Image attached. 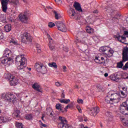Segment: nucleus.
<instances>
[{"label":"nucleus","mask_w":128,"mask_h":128,"mask_svg":"<svg viewBox=\"0 0 128 128\" xmlns=\"http://www.w3.org/2000/svg\"><path fill=\"white\" fill-rule=\"evenodd\" d=\"M48 66L50 68H58V65H56V63L53 62L52 63H49Z\"/></svg>","instance_id":"bb28decb"},{"label":"nucleus","mask_w":128,"mask_h":128,"mask_svg":"<svg viewBox=\"0 0 128 128\" xmlns=\"http://www.w3.org/2000/svg\"><path fill=\"white\" fill-rule=\"evenodd\" d=\"M74 8L78 12H82V7L80 6V4L78 2H75L74 4Z\"/></svg>","instance_id":"6ab92c4d"},{"label":"nucleus","mask_w":128,"mask_h":128,"mask_svg":"<svg viewBox=\"0 0 128 128\" xmlns=\"http://www.w3.org/2000/svg\"><path fill=\"white\" fill-rule=\"evenodd\" d=\"M70 102V99H68V100H60V102H61L62 104H68V102Z\"/></svg>","instance_id":"473e14b6"},{"label":"nucleus","mask_w":128,"mask_h":128,"mask_svg":"<svg viewBox=\"0 0 128 128\" xmlns=\"http://www.w3.org/2000/svg\"><path fill=\"white\" fill-rule=\"evenodd\" d=\"M10 44H14V45H16L18 44V42L16 41V39H12L10 42Z\"/></svg>","instance_id":"72a5a7b5"},{"label":"nucleus","mask_w":128,"mask_h":128,"mask_svg":"<svg viewBox=\"0 0 128 128\" xmlns=\"http://www.w3.org/2000/svg\"><path fill=\"white\" fill-rule=\"evenodd\" d=\"M104 76L106 78L107 76H108V73H105L104 74Z\"/></svg>","instance_id":"338daca9"},{"label":"nucleus","mask_w":128,"mask_h":128,"mask_svg":"<svg viewBox=\"0 0 128 128\" xmlns=\"http://www.w3.org/2000/svg\"><path fill=\"white\" fill-rule=\"evenodd\" d=\"M37 52H41L40 48L38 47L37 48Z\"/></svg>","instance_id":"0e129e2a"},{"label":"nucleus","mask_w":128,"mask_h":128,"mask_svg":"<svg viewBox=\"0 0 128 128\" xmlns=\"http://www.w3.org/2000/svg\"><path fill=\"white\" fill-rule=\"evenodd\" d=\"M55 84L56 86H62V84L60 83V82H56Z\"/></svg>","instance_id":"603ef678"},{"label":"nucleus","mask_w":128,"mask_h":128,"mask_svg":"<svg viewBox=\"0 0 128 128\" xmlns=\"http://www.w3.org/2000/svg\"><path fill=\"white\" fill-rule=\"evenodd\" d=\"M6 22V18L2 16L1 18H0V26L4 25V24Z\"/></svg>","instance_id":"393cba45"},{"label":"nucleus","mask_w":128,"mask_h":128,"mask_svg":"<svg viewBox=\"0 0 128 128\" xmlns=\"http://www.w3.org/2000/svg\"><path fill=\"white\" fill-rule=\"evenodd\" d=\"M64 96H65L64 92H62L61 94V98H64Z\"/></svg>","instance_id":"13d9d810"},{"label":"nucleus","mask_w":128,"mask_h":128,"mask_svg":"<svg viewBox=\"0 0 128 128\" xmlns=\"http://www.w3.org/2000/svg\"><path fill=\"white\" fill-rule=\"evenodd\" d=\"M56 110H62V104H56Z\"/></svg>","instance_id":"c9c22d12"},{"label":"nucleus","mask_w":128,"mask_h":128,"mask_svg":"<svg viewBox=\"0 0 128 128\" xmlns=\"http://www.w3.org/2000/svg\"><path fill=\"white\" fill-rule=\"evenodd\" d=\"M65 52H68V48H63Z\"/></svg>","instance_id":"e2e57ef3"},{"label":"nucleus","mask_w":128,"mask_h":128,"mask_svg":"<svg viewBox=\"0 0 128 128\" xmlns=\"http://www.w3.org/2000/svg\"><path fill=\"white\" fill-rule=\"evenodd\" d=\"M120 100V94L116 93L111 94L110 96V100L114 102H118Z\"/></svg>","instance_id":"9b49d317"},{"label":"nucleus","mask_w":128,"mask_h":128,"mask_svg":"<svg viewBox=\"0 0 128 128\" xmlns=\"http://www.w3.org/2000/svg\"><path fill=\"white\" fill-rule=\"evenodd\" d=\"M16 128H24V125L22 122H16Z\"/></svg>","instance_id":"2f4dec72"},{"label":"nucleus","mask_w":128,"mask_h":128,"mask_svg":"<svg viewBox=\"0 0 128 128\" xmlns=\"http://www.w3.org/2000/svg\"><path fill=\"white\" fill-rule=\"evenodd\" d=\"M68 14L70 16V18H74L76 20L78 18V16L76 11L74 8H70L69 10L68 11Z\"/></svg>","instance_id":"ddd939ff"},{"label":"nucleus","mask_w":128,"mask_h":128,"mask_svg":"<svg viewBox=\"0 0 128 128\" xmlns=\"http://www.w3.org/2000/svg\"><path fill=\"white\" fill-rule=\"evenodd\" d=\"M9 0H2L1 3L2 6V10L4 12H6L8 10V4Z\"/></svg>","instance_id":"4468645a"},{"label":"nucleus","mask_w":128,"mask_h":128,"mask_svg":"<svg viewBox=\"0 0 128 128\" xmlns=\"http://www.w3.org/2000/svg\"><path fill=\"white\" fill-rule=\"evenodd\" d=\"M49 40V48L50 50H56V47L54 46V40L52 38H50V36L48 38Z\"/></svg>","instance_id":"dca6fc26"},{"label":"nucleus","mask_w":128,"mask_h":128,"mask_svg":"<svg viewBox=\"0 0 128 128\" xmlns=\"http://www.w3.org/2000/svg\"><path fill=\"white\" fill-rule=\"evenodd\" d=\"M124 35L126 36L127 38H128V31H124Z\"/></svg>","instance_id":"bf43d9fd"},{"label":"nucleus","mask_w":128,"mask_h":128,"mask_svg":"<svg viewBox=\"0 0 128 128\" xmlns=\"http://www.w3.org/2000/svg\"><path fill=\"white\" fill-rule=\"evenodd\" d=\"M4 28L6 32H10L12 30V25L10 24H6Z\"/></svg>","instance_id":"4be33fe9"},{"label":"nucleus","mask_w":128,"mask_h":128,"mask_svg":"<svg viewBox=\"0 0 128 128\" xmlns=\"http://www.w3.org/2000/svg\"><path fill=\"white\" fill-rule=\"evenodd\" d=\"M120 94L122 96V98H126V94H128V92L121 90Z\"/></svg>","instance_id":"e433bc0d"},{"label":"nucleus","mask_w":128,"mask_h":128,"mask_svg":"<svg viewBox=\"0 0 128 128\" xmlns=\"http://www.w3.org/2000/svg\"><path fill=\"white\" fill-rule=\"evenodd\" d=\"M94 40H96V38L98 39V40H100V37H98V36H94Z\"/></svg>","instance_id":"680f3d73"},{"label":"nucleus","mask_w":128,"mask_h":128,"mask_svg":"<svg viewBox=\"0 0 128 128\" xmlns=\"http://www.w3.org/2000/svg\"><path fill=\"white\" fill-rule=\"evenodd\" d=\"M108 10H110V12H114V10L110 8Z\"/></svg>","instance_id":"69168bd1"},{"label":"nucleus","mask_w":128,"mask_h":128,"mask_svg":"<svg viewBox=\"0 0 128 128\" xmlns=\"http://www.w3.org/2000/svg\"><path fill=\"white\" fill-rule=\"evenodd\" d=\"M122 78H128V75L126 73H124L122 75Z\"/></svg>","instance_id":"79ce46f5"},{"label":"nucleus","mask_w":128,"mask_h":128,"mask_svg":"<svg viewBox=\"0 0 128 128\" xmlns=\"http://www.w3.org/2000/svg\"><path fill=\"white\" fill-rule=\"evenodd\" d=\"M34 68L37 72H40L44 74H46V68L44 66L40 65L38 64H36L34 65Z\"/></svg>","instance_id":"9d476101"},{"label":"nucleus","mask_w":128,"mask_h":128,"mask_svg":"<svg viewBox=\"0 0 128 128\" xmlns=\"http://www.w3.org/2000/svg\"><path fill=\"white\" fill-rule=\"evenodd\" d=\"M128 68V62H127L125 65L123 66L122 70H126Z\"/></svg>","instance_id":"58836bf2"},{"label":"nucleus","mask_w":128,"mask_h":128,"mask_svg":"<svg viewBox=\"0 0 128 128\" xmlns=\"http://www.w3.org/2000/svg\"><path fill=\"white\" fill-rule=\"evenodd\" d=\"M32 88L34 90L38 92H42V88H40V85L39 83L34 82L32 84Z\"/></svg>","instance_id":"2eb2a0df"},{"label":"nucleus","mask_w":128,"mask_h":128,"mask_svg":"<svg viewBox=\"0 0 128 128\" xmlns=\"http://www.w3.org/2000/svg\"><path fill=\"white\" fill-rule=\"evenodd\" d=\"M94 60L96 62L97 64H100V60L98 59V57L96 56L95 58V59Z\"/></svg>","instance_id":"ea45409f"},{"label":"nucleus","mask_w":128,"mask_h":128,"mask_svg":"<svg viewBox=\"0 0 128 128\" xmlns=\"http://www.w3.org/2000/svg\"><path fill=\"white\" fill-rule=\"evenodd\" d=\"M13 82H14V80H18L16 78L14 77V76H13L12 78H11Z\"/></svg>","instance_id":"052dcab7"},{"label":"nucleus","mask_w":128,"mask_h":128,"mask_svg":"<svg viewBox=\"0 0 128 128\" xmlns=\"http://www.w3.org/2000/svg\"><path fill=\"white\" fill-rule=\"evenodd\" d=\"M48 26L49 28H54V26H56V24H54V23L52 22H50L48 23Z\"/></svg>","instance_id":"a19ab883"},{"label":"nucleus","mask_w":128,"mask_h":128,"mask_svg":"<svg viewBox=\"0 0 128 128\" xmlns=\"http://www.w3.org/2000/svg\"><path fill=\"white\" fill-rule=\"evenodd\" d=\"M77 102H78V104H84V100L82 99L77 100Z\"/></svg>","instance_id":"09e8293b"},{"label":"nucleus","mask_w":128,"mask_h":128,"mask_svg":"<svg viewBox=\"0 0 128 128\" xmlns=\"http://www.w3.org/2000/svg\"><path fill=\"white\" fill-rule=\"evenodd\" d=\"M32 37L30 36V34L28 32H24L21 35V40L22 42H32Z\"/></svg>","instance_id":"0eeeda50"},{"label":"nucleus","mask_w":128,"mask_h":128,"mask_svg":"<svg viewBox=\"0 0 128 128\" xmlns=\"http://www.w3.org/2000/svg\"><path fill=\"white\" fill-rule=\"evenodd\" d=\"M106 115L108 117V118H112V113L110 112H107Z\"/></svg>","instance_id":"37998d69"},{"label":"nucleus","mask_w":128,"mask_h":128,"mask_svg":"<svg viewBox=\"0 0 128 128\" xmlns=\"http://www.w3.org/2000/svg\"><path fill=\"white\" fill-rule=\"evenodd\" d=\"M2 64L5 66H10L14 62L12 52L8 49H6L4 52V56L0 58Z\"/></svg>","instance_id":"f257e3e1"},{"label":"nucleus","mask_w":128,"mask_h":128,"mask_svg":"<svg viewBox=\"0 0 128 128\" xmlns=\"http://www.w3.org/2000/svg\"><path fill=\"white\" fill-rule=\"evenodd\" d=\"M110 49L108 50V52H110V54H112H112H114V50L112 48H110Z\"/></svg>","instance_id":"de8ad7c7"},{"label":"nucleus","mask_w":128,"mask_h":128,"mask_svg":"<svg viewBox=\"0 0 128 128\" xmlns=\"http://www.w3.org/2000/svg\"><path fill=\"white\" fill-rule=\"evenodd\" d=\"M123 124L124 126H128V119L124 120L123 122Z\"/></svg>","instance_id":"4c0bfd02"},{"label":"nucleus","mask_w":128,"mask_h":128,"mask_svg":"<svg viewBox=\"0 0 128 128\" xmlns=\"http://www.w3.org/2000/svg\"><path fill=\"white\" fill-rule=\"evenodd\" d=\"M86 32H88V34H92V32H94V30L92 28H91L90 26H87L86 27Z\"/></svg>","instance_id":"c756f323"},{"label":"nucleus","mask_w":128,"mask_h":128,"mask_svg":"<svg viewBox=\"0 0 128 128\" xmlns=\"http://www.w3.org/2000/svg\"><path fill=\"white\" fill-rule=\"evenodd\" d=\"M4 76L6 80H10L14 76V75L8 72H7L6 73H5Z\"/></svg>","instance_id":"aec40b11"},{"label":"nucleus","mask_w":128,"mask_h":128,"mask_svg":"<svg viewBox=\"0 0 128 128\" xmlns=\"http://www.w3.org/2000/svg\"><path fill=\"white\" fill-rule=\"evenodd\" d=\"M20 110H16L14 112L12 116H14V118L16 120H18V118H20Z\"/></svg>","instance_id":"a211bd4d"},{"label":"nucleus","mask_w":128,"mask_h":128,"mask_svg":"<svg viewBox=\"0 0 128 128\" xmlns=\"http://www.w3.org/2000/svg\"><path fill=\"white\" fill-rule=\"evenodd\" d=\"M59 120H60V122L58 124V126L61 128H73L72 125L68 124V121L64 117L59 116Z\"/></svg>","instance_id":"39448f33"},{"label":"nucleus","mask_w":128,"mask_h":128,"mask_svg":"<svg viewBox=\"0 0 128 128\" xmlns=\"http://www.w3.org/2000/svg\"><path fill=\"white\" fill-rule=\"evenodd\" d=\"M10 86H16L18 84V80H14V82L12 80V79L10 80Z\"/></svg>","instance_id":"b1692460"},{"label":"nucleus","mask_w":128,"mask_h":128,"mask_svg":"<svg viewBox=\"0 0 128 128\" xmlns=\"http://www.w3.org/2000/svg\"><path fill=\"white\" fill-rule=\"evenodd\" d=\"M120 112L122 114H128V99L120 106Z\"/></svg>","instance_id":"423d86ee"},{"label":"nucleus","mask_w":128,"mask_h":128,"mask_svg":"<svg viewBox=\"0 0 128 128\" xmlns=\"http://www.w3.org/2000/svg\"><path fill=\"white\" fill-rule=\"evenodd\" d=\"M94 14H98V10H95L93 12Z\"/></svg>","instance_id":"774afa93"},{"label":"nucleus","mask_w":128,"mask_h":128,"mask_svg":"<svg viewBox=\"0 0 128 128\" xmlns=\"http://www.w3.org/2000/svg\"><path fill=\"white\" fill-rule=\"evenodd\" d=\"M98 112H100V108L98 107H95L90 109L89 114H90V116H96Z\"/></svg>","instance_id":"f8f14e48"},{"label":"nucleus","mask_w":128,"mask_h":128,"mask_svg":"<svg viewBox=\"0 0 128 128\" xmlns=\"http://www.w3.org/2000/svg\"><path fill=\"white\" fill-rule=\"evenodd\" d=\"M62 69H63V72H68V70H66V66H63L62 67Z\"/></svg>","instance_id":"8fccbe9b"},{"label":"nucleus","mask_w":128,"mask_h":128,"mask_svg":"<svg viewBox=\"0 0 128 128\" xmlns=\"http://www.w3.org/2000/svg\"><path fill=\"white\" fill-rule=\"evenodd\" d=\"M110 49V46H102L100 48V52H106L108 50Z\"/></svg>","instance_id":"5701e85b"},{"label":"nucleus","mask_w":128,"mask_h":128,"mask_svg":"<svg viewBox=\"0 0 128 128\" xmlns=\"http://www.w3.org/2000/svg\"><path fill=\"white\" fill-rule=\"evenodd\" d=\"M10 120V118L8 117H0V122H8Z\"/></svg>","instance_id":"412c9836"},{"label":"nucleus","mask_w":128,"mask_h":128,"mask_svg":"<svg viewBox=\"0 0 128 128\" xmlns=\"http://www.w3.org/2000/svg\"><path fill=\"white\" fill-rule=\"evenodd\" d=\"M16 64H18V70H24L26 66V58L24 57V55H18L16 58Z\"/></svg>","instance_id":"f03ea898"},{"label":"nucleus","mask_w":128,"mask_h":128,"mask_svg":"<svg viewBox=\"0 0 128 128\" xmlns=\"http://www.w3.org/2000/svg\"><path fill=\"white\" fill-rule=\"evenodd\" d=\"M86 22L88 24H92V19L88 20Z\"/></svg>","instance_id":"864d4df0"},{"label":"nucleus","mask_w":128,"mask_h":128,"mask_svg":"<svg viewBox=\"0 0 128 128\" xmlns=\"http://www.w3.org/2000/svg\"><path fill=\"white\" fill-rule=\"evenodd\" d=\"M54 14H55V18L56 20H60V18H62L60 14L58 13V12H56V11L54 10Z\"/></svg>","instance_id":"cd10ccee"},{"label":"nucleus","mask_w":128,"mask_h":128,"mask_svg":"<svg viewBox=\"0 0 128 128\" xmlns=\"http://www.w3.org/2000/svg\"><path fill=\"white\" fill-rule=\"evenodd\" d=\"M101 60H102V62H100V64H104V57L101 58Z\"/></svg>","instance_id":"5fc2aeb1"},{"label":"nucleus","mask_w":128,"mask_h":128,"mask_svg":"<svg viewBox=\"0 0 128 128\" xmlns=\"http://www.w3.org/2000/svg\"><path fill=\"white\" fill-rule=\"evenodd\" d=\"M2 38H4V34H2V29H0V40H2Z\"/></svg>","instance_id":"a18cd8bd"},{"label":"nucleus","mask_w":128,"mask_h":128,"mask_svg":"<svg viewBox=\"0 0 128 128\" xmlns=\"http://www.w3.org/2000/svg\"><path fill=\"white\" fill-rule=\"evenodd\" d=\"M13 4H18V0H15V1H12Z\"/></svg>","instance_id":"6e6d98bb"},{"label":"nucleus","mask_w":128,"mask_h":128,"mask_svg":"<svg viewBox=\"0 0 128 128\" xmlns=\"http://www.w3.org/2000/svg\"><path fill=\"white\" fill-rule=\"evenodd\" d=\"M28 12H26L24 14H20L19 15V18L22 22L26 24L28 22Z\"/></svg>","instance_id":"1a4fd4ad"},{"label":"nucleus","mask_w":128,"mask_h":128,"mask_svg":"<svg viewBox=\"0 0 128 128\" xmlns=\"http://www.w3.org/2000/svg\"><path fill=\"white\" fill-rule=\"evenodd\" d=\"M55 24L58 30H60L62 32H66V25H64L62 22H56Z\"/></svg>","instance_id":"6e6552de"},{"label":"nucleus","mask_w":128,"mask_h":128,"mask_svg":"<svg viewBox=\"0 0 128 128\" xmlns=\"http://www.w3.org/2000/svg\"><path fill=\"white\" fill-rule=\"evenodd\" d=\"M76 108L78 110L79 112L82 113V109L80 108V106H77Z\"/></svg>","instance_id":"3c124183"},{"label":"nucleus","mask_w":128,"mask_h":128,"mask_svg":"<svg viewBox=\"0 0 128 128\" xmlns=\"http://www.w3.org/2000/svg\"><path fill=\"white\" fill-rule=\"evenodd\" d=\"M80 42L86 45V46L88 48V38H84L80 40Z\"/></svg>","instance_id":"a878e982"},{"label":"nucleus","mask_w":128,"mask_h":128,"mask_svg":"<svg viewBox=\"0 0 128 128\" xmlns=\"http://www.w3.org/2000/svg\"><path fill=\"white\" fill-rule=\"evenodd\" d=\"M25 118L26 120H32L34 117L32 116V114H28L25 116Z\"/></svg>","instance_id":"7c9ffc66"},{"label":"nucleus","mask_w":128,"mask_h":128,"mask_svg":"<svg viewBox=\"0 0 128 128\" xmlns=\"http://www.w3.org/2000/svg\"><path fill=\"white\" fill-rule=\"evenodd\" d=\"M115 38H116V40H118V42H120L124 44V42H122V40H126V38L124 36V35L122 36L118 35V36H115Z\"/></svg>","instance_id":"f3484780"},{"label":"nucleus","mask_w":128,"mask_h":128,"mask_svg":"<svg viewBox=\"0 0 128 128\" xmlns=\"http://www.w3.org/2000/svg\"><path fill=\"white\" fill-rule=\"evenodd\" d=\"M2 97L6 98L8 102H12L14 104L16 102V97L12 93H6V94H2Z\"/></svg>","instance_id":"20e7f679"},{"label":"nucleus","mask_w":128,"mask_h":128,"mask_svg":"<svg viewBox=\"0 0 128 128\" xmlns=\"http://www.w3.org/2000/svg\"><path fill=\"white\" fill-rule=\"evenodd\" d=\"M122 90L123 92H128V88L126 86H122Z\"/></svg>","instance_id":"49530a36"},{"label":"nucleus","mask_w":128,"mask_h":128,"mask_svg":"<svg viewBox=\"0 0 128 128\" xmlns=\"http://www.w3.org/2000/svg\"><path fill=\"white\" fill-rule=\"evenodd\" d=\"M105 102H107V104H112L110 102H112L110 100V98H108V96H107L106 98Z\"/></svg>","instance_id":"f704fd0d"},{"label":"nucleus","mask_w":128,"mask_h":128,"mask_svg":"<svg viewBox=\"0 0 128 128\" xmlns=\"http://www.w3.org/2000/svg\"><path fill=\"white\" fill-rule=\"evenodd\" d=\"M40 128H46L47 126L46 124H44V123H42V121H40Z\"/></svg>","instance_id":"c03bdc74"},{"label":"nucleus","mask_w":128,"mask_h":128,"mask_svg":"<svg viewBox=\"0 0 128 128\" xmlns=\"http://www.w3.org/2000/svg\"><path fill=\"white\" fill-rule=\"evenodd\" d=\"M52 8L50 6H46V10H52Z\"/></svg>","instance_id":"4d7b16f0"},{"label":"nucleus","mask_w":128,"mask_h":128,"mask_svg":"<svg viewBox=\"0 0 128 128\" xmlns=\"http://www.w3.org/2000/svg\"><path fill=\"white\" fill-rule=\"evenodd\" d=\"M122 60L120 62L117 64V66L118 68H122V66H124V64L122 62H128V48H125L122 50Z\"/></svg>","instance_id":"7ed1b4c3"},{"label":"nucleus","mask_w":128,"mask_h":128,"mask_svg":"<svg viewBox=\"0 0 128 128\" xmlns=\"http://www.w3.org/2000/svg\"><path fill=\"white\" fill-rule=\"evenodd\" d=\"M110 78L112 80H114V82H118L120 78H116L115 75H110Z\"/></svg>","instance_id":"c85d7f7f"}]
</instances>
